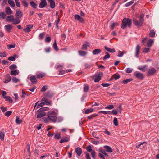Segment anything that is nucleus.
Masks as SVG:
<instances>
[{
  "mask_svg": "<svg viewBox=\"0 0 159 159\" xmlns=\"http://www.w3.org/2000/svg\"><path fill=\"white\" fill-rule=\"evenodd\" d=\"M19 73V71L18 70H15L11 71L10 74L12 75H18Z\"/></svg>",
  "mask_w": 159,
  "mask_h": 159,
  "instance_id": "nucleus-23",
  "label": "nucleus"
},
{
  "mask_svg": "<svg viewBox=\"0 0 159 159\" xmlns=\"http://www.w3.org/2000/svg\"><path fill=\"white\" fill-rule=\"evenodd\" d=\"M4 134L3 132H0V139L1 140H4Z\"/></svg>",
  "mask_w": 159,
  "mask_h": 159,
  "instance_id": "nucleus-44",
  "label": "nucleus"
},
{
  "mask_svg": "<svg viewBox=\"0 0 159 159\" xmlns=\"http://www.w3.org/2000/svg\"><path fill=\"white\" fill-rule=\"evenodd\" d=\"M82 49L84 50H86L88 48V47L89 46V44H84L82 45Z\"/></svg>",
  "mask_w": 159,
  "mask_h": 159,
  "instance_id": "nucleus-47",
  "label": "nucleus"
},
{
  "mask_svg": "<svg viewBox=\"0 0 159 159\" xmlns=\"http://www.w3.org/2000/svg\"><path fill=\"white\" fill-rule=\"evenodd\" d=\"M89 89V87L88 86L85 85L84 87V91L85 92H87L88 91Z\"/></svg>",
  "mask_w": 159,
  "mask_h": 159,
  "instance_id": "nucleus-54",
  "label": "nucleus"
},
{
  "mask_svg": "<svg viewBox=\"0 0 159 159\" xmlns=\"http://www.w3.org/2000/svg\"><path fill=\"white\" fill-rule=\"evenodd\" d=\"M104 48L108 52L111 53H114L115 52H116L114 48H110L106 46L104 47Z\"/></svg>",
  "mask_w": 159,
  "mask_h": 159,
  "instance_id": "nucleus-25",
  "label": "nucleus"
},
{
  "mask_svg": "<svg viewBox=\"0 0 159 159\" xmlns=\"http://www.w3.org/2000/svg\"><path fill=\"white\" fill-rule=\"evenodd\" d=\"M22 13L19 10H16L15 13L16 18L12 15L8 16L6 18V21L8 22H11L13 24L16 25L20 22V18L22 16Z\"/></svg>",
  "mask_w": 159,
  "mask_h": 159,
  "instance_id": "nucleus-1",
  "label": "nucleus"
},
{
  "mask_svg": "<svg viewBox=\"0 0 159 159\" xmlns=\"http://www.w3.org/2000/svg\"><path fill=\"white\" fill-rule=\"evenodd\" d=\"M132 80V79L131 78L127 79L125 80H123L122 81V82L124 84H126L128 83L131 81Z\"/></svg>",
  "mask_w": 159,
  "mask_h": 159,
  "instance_id": "nucleus-41",
  "label": "nucleus"
},
{
  "mask_svg": "<svg viewBox=\"0 0 159 159\" xmlns=\"http://www.w3.org/2000/svg\"><path fill=\"white\" fill-rule=\"evenodd\" d=\"M48 116H57V113L54 111H50L48 114Z\"/></svg>",
  "mask_w": 159,
  "mask_h": 159,
  "instance_id": "nucleus-17",
  "label": "nucleus"
},
{
  "mask_svg": "<svg viewBox=\"0 0 159 159\" xmlns=\"http://www.w3.org/2000/svg\"><path fill=\"white\" fill-rule=\"evenodd\" d=\"M101 52V50L100 49H96L94 50L92 53L93 55H96L100 53Z\"/></svg>",
  "mask_w": 159,
  "mask_h": 159,
  "instance_id": "nucleus-24",
  "label": "nucleus"
},
{
  "mask_svg": "<svg viewBox=\"0 0 159 159\" xmlns=\"http://www.w3.org/2000/svg\"><path fill=\"white\" fill-rule=\"evenodd\" d=\"M11 76L9 75H7L5 76V80L4 83H7L11 81Z\"/></svg>",
  "mask_w": 159,
  "mask_h": 159,
  "instance_id": "nucleus-19",
  "label": "nucleus"
},
{
  "mask_svg": "<svg viewBox=\"0 0 159 159\" xmlns=\"http://www.w3.org/2000/svg\"><path fill=\"white\" fill-rule=\"evenodd\" d=\"M19 81V79L14 77L12 78V82L14 83H16Z\"/></svg>",
  "mask_w": 159,
  "mask_h": 159,
  "instance_id": "nucleus-61",
  "label": "nucleus"
},
{
  "mask_svg": "<svg viewBox=\"0 0 159 159\" xmlns=\"http://www.w3.org/2000/svg\"><path fill=\"white\" fill-rule=\"evenodd\" d=\"M30 80L31 82L33 84L36 83L37 81L36 77L34 75L31 76L30 77Z\"/></svg>",
  "mask_w": 159,
  "mask_h": 159,
  "instance_id": "nucleus-16",
  "label": "nucleus"
},
{
  "mask_svg": "<svg viewBox=\"0 0 159 159\" xmlns=\"http://www.w3.org/2000/svg\"><path fill=\"white\" fill-rule=\"evenodd\" d=\"M153 43V40L152 39H150L147 42V46L151 48V47Z\"/></svg>",
  "mask_w": 159,
  "mask_h": 159,
  "instance_id": "nucleus-27",
  "label": "nucleus"
},
{
  "mask_svg": "<svg viewBox=\"0 0 159 159\" xmlns=\"http://www.w3.org/2000/svg\"><path fill=\"white\" fill-rule=\"evenodd\" d=\"M47 87L46 86H43L41 89V91L44 92L46 91V90L47 89Z\"/></svg>",
  "mask_w": 159,
  "mask_h": 159,
  "instance_id": "nucleus-59",
  "label": "nucleus"
},
{
  "mask_svg": "<svg viewBox=\"0 0 159 159\" xmlns=\"http://www.w3.org/2000/svg\"><path fill=\"white\" fill-rule=\"evenodd\" d=\"M78 53L80 56H84L87 54V52L83 51H79Z\"/></svg>",
  "mask_w": 159,
  "mask_h": 159,
  "instance_id": "nucleus-31",
  "label": "nucleus"
},
{
  "mask_svg": "<svg viewBox=\"0 0 159 159\" xmlns=\"http://www.w3.org/2000/svg\"><path fill=\"white\" fill-rule=\"evenodd\" d=\"M75 152L78 156H80L82 153V149L80 147H77L75 148Z\"/></svg>",
  "mask_w": 159,
  "mask_h": 159,
  "instance_id": "nucleus-11",
  "label": "nucleus"
},
{
  "mask_svg": "<svg viewBox=\"0 0 159 159\" xmlns=\"http://www.w3.org/2000/svg\"><path fill=\"white\" fill-rule=\"evenodd\" d=\"M48 116L51 122L55 123L57 121V116Z\"/></svg>",
  "mask_w": 159,
  "mask_h": 159,
  "instance_id": "nucleus-13",
  "label": "nucleus"
},
{
  "mask_svg": "<svg viewBox=\"0 0 159 159\" xmlns=\"http://www.w3.org/2000/svg\"><path fill=\"white\" fill-rule=\"evenodd\" d=\"M4 98L5 99L6 101H8L10 103H12L13 102L12 99L9 96H6L4 97Z\"/></svg>",
  "mask_w": 159,
  "mask_h": 159,
  "instance_id": "nucleus-28",
  "label": "nucleus"
},
{
  "mask_svg": "<svg viewBox=\"0 0 159 159\" xmlns=\"http://www.w3.org/2000/svg\"><path fill=\"white\" fill-rule=\"evenodd\" d=\"M132 24L131 20L129 18H125L123 19L122 24L121 25L122 29H125L127 25L128 27H130Z\"/></svg>",
  "mask_w": 159,
  "mask_h": 159,
  "instance_id": "nucleus-3",
  "label": "nucleus"
},
{
  "mask_svg": "<svg viewBox=\"0 0 159 159\" xmlns=\"http://www.w3.org/2000/svg\"><path fill=\"white\" fill-rule=\"evenodd\" d=\"M17 67L16 65L13 64L9 66V69L10 70H14L17 68Z\"/></svg>",
  "mask_w": 159,
  "mask_h": 159,
  "instance_id": "nucleus-35",
  "label": "nucleus"
},
{
  "mask_svg": "<svg viewBox=\"0 0 159 159\" xmlns=\"http://www.w3.org/2000/svg\"><path fill=\"white\" fill-rule=\"evenodd\" d=\"M53 47L54 49L55 50H56L57 51L59 49H58V47L57 45V44L56 40H55V42L53 43Z\"/></svg>",
  "mask_w": 159,
  "mask_h": 159,
  "instance_id": "nucleus-42",
  "label": "nucleus"
},
{
  "mask_svg": "<svg viewBox=\"0 0 159 159\" xmlns=\"http://www.w3.org/2000/svg\"><path fill=\"white\" fill-rule=\"evenodd\" d=\"M60 133H57L55 134V135L54 136V138L55 139H59L60 138Z\"/></svg>",
  "mask_w": 159,
  "mask_h": 159,
  "instance_id": "nucleus-62",
  "label": "nucleus"
},
{
  "mask_svg": "<svg viewBox=\"0 0 159 159\" xmlns=\"http://www.w3.org/2000/svg\"><path fill=\"white\" fill-rule=\"evenodd\" d=\"M134 75L138 79L141 80L144 78V75L143 74L141 73L139 71H136L134 73Z\"/></svg>",
  "mask_w": 159,
  "mask_h": 159,
  "instance_id": "nucleus-4",
  "label": "nucleus"
},
{
  "mask_svg": "<svg viewBox=\"0 0 159 159\" xmlns=\"http://www.w3.org/2000/svg\"><path fill=\"white\" fill-rule=\"evenodd\" d=\"M41 101L43 102H44V104H45L46 105H48L50 104V102L45 98H43L41 100Z\"/></svg>",
  "mask_w": 159,
  "mask_h": 159,
  "instance_id": "nucleus-26",
  "label": "nucleus"
},
{
  "mask_svg": "<svg viewBox=\"0 0 159 159\" xmlns=\"http://www.w3.org/2000/svg\"><path fill=\"white\" fill-rule=\"evenodd\" d=\"M105 54H106L104 56L103 58V60L104 61H105L107 59L109 58L110 56L109 53L107 52H106Z\"/></svg>",
  "mask_w": 159,
  "mask_h": 159,
  "instance_id": "nucleus-30",
  "label": "nucleus"
},
{
  "mask_svg": "<svg viewBox=\"0 0 159 159\" xmlns=\"http://www.w3.org/2000/svg\"><path fill=\"white\" fill-rule=\"evenodd\" d=\"M150 48L147 46V47H145L143 48L142 52L143 53L146 54L148 53L150 51Z\"/></svg>",
  "mask_w": 159,
  "mask_h": 159,
  "instance_id": "nucleus-20",
  "label": "nucleus"
},
{
  "mask_svg": "<svg viewBox=\"0 0 159 159\" xmlns=\"http://www.w3.org/2000/svg\"><path fill=\"white\" fill-rule=\"evenodd\" d=\"M49 110L48 107H43L39 109V111H48Z\"/></svg>",
  "mask_w": 159,
  "mask_h": 159,
  "instance_id": "nucleus-48",
  "label": "nucleus"
},
{
  "mask_svg": "<svg viewBox=\"0 0 159 159\" xmlns=\"http://www.w3.org/2000/svg\"><path fill=\"white\" fill-rule=\"evenodd\" d=\"M27 27L26 28H25L23 31L26 33H28L30 31V29L32 28L33 27V26L32 25H27Z\"/></svg>",
  "mask_w": 159,
  "mask_h": 159,
  "instance_id": "nucleus-12",
  "label": "nucleus"
},
{
  "mask_svg": "<svg viewBox=\"0 0 159 159\" xmlns=\"http://www.w3.org/2000/svg\"><path fill=\"white\" fill-rule=\"evenodd\" d=\"M92 134L93 136L95 138L97 139L99 138L98 136L97 135L96 132H93L92 133Z\"/></svg>",
  "mask_w": 159,
  "mask_h": 159,
  "instance_id": "nucleus-64",
  "label": "nucleus"
},
{
  "mask_svg": "<svg viewBox=\"0 0 159 159\" xmlns=\"http://www.w3.org/2000/svg\"><path fill=\"white\" fill-rule=\"evenodd\" d=\"M43 120L44 122L46 123H48L50 121V118H49L48 116L47 117V118H46V117L43 118Z\"/></svg>",
  "mask_w": 159,
  "mask_h": 159,
  "instance_id": "nucleus-40",
  "label": "nucleus"
},
{
  "mask_svg": "<svg viewBox=\"0 0 159 159\" xmlns=\"http://www.w3.org/2000/svg\"><path fill=\"white\" fill-rule=\"evenodd\" d=\"M156 72V70L154 67H152L149 70L147 73L148 75H152L154 74Z\"/></svg>",
  "mask_w": 159,
  "mask_h": 159,
  "instance_id": "nucleus-5",
  "label": "nucleus"
},
{
  "mask_svg": "<svg viewBox=\"0 0 159 159\" xmlns=\"http://www.w3.org/2000/svg\"><path fill=\"white\" fill-rule=\"evenodd\" d=\"M114 107V106L112 105H109L106 107L105 108L107 109L111 110L113 109Z\"/></svg>",
  "mask_w": 159,
  "mask_h": 159,
  "instance_id": "nucleus-49",
  "label": "nucleus"
},
{
  "mask_svg": "<svg viewBox=\"0 0 159 159\" xmlns=\"http://www.w3.org/2000/svg\"><path fill=\"white\" fill-rule=\"evenodd\" d=\"M70 138L69 137L65 136L62 138L60 141L59 142L60 143H62L64 142H66L70 140Z\"/></svg>",
  "mask_w": 159,
  "mask_h": 159,
  "instance_id": "nucleus-9",
  "label": "nucleus"
},
{
  "mask_svg": "<svg viewBox=\"0 0 159 159\" xmlns=\"http://www.w3.org/2000/svg\"><path fill=\"white\" fill-rule=\"evenodd\" d=\"M86 149L87 151L89 152H92V147L90 145H89L87 147Z\"/></svg>",
  "mask_w": 159,
  "mask_h": 159,
  "instance_id": "nucleus-60",
  "label": "nucleus"
},
{
  "mask_svg": "<svg viewBox=\"0 0 159 159\" xmlns=\"http://www.w3.org/2000/svg\"><path fill=\"white\" fill-rule=\"evenodd\" d=\"M138 68L140 70L143 72H145L148 70V67L147 65H145L142 66H139Z\"/></svg>",
  "mask_w": 159,
  "mask_h": 159,
  "instance_id": "nucleus-10",
  "label": "nucleus"
},
{
  "mask_svg": "<svg viewBox=\"0 0 159 159\" xmlns=\"http://www.w3.org/2000/svg\"><path fill=\"white\" fill-rule=\"evenodd\" d=\"M50 4V7L52 8H54L55 7V3L53 0H48Z\"/></svg>",
  "mask_w": 159,
  "mask_h": 159,
  "instance_id": "nucleus-15",
  "label": "nucleus"
},
{
  "mask_svg": "<svg viewBox=\"0 0 159 159\" xmlns=\"http://www.w3.org/2000/svg\"><path fill=\"white\" fill-rule=\"evenodd\" d=\"M37 77L38 78H43L44 76V74L42 73H40L39 74H37Z\"/></svg>",
  "mask_w": 159,
  "mask_h": 159,
  "instance_id": "nucleus-51",
  "label": "nucleus"
},
{
  "mask_svg": "<svg viewBox=\"0 0 159 159\" xmlns=\"http://www.w3.org/2000/svg\"><path fill=\"white\" fill-rule=\"evenodd\" d=\"M8 48V49H10L12 48H14L15 47V44H13V45H10L7 46Z\"/></svg>",
  "mask_w": 159,
  "mask_h": 159,
  "instance_id": "nucleus-63",
  "label": "nucleus"
},
{
  "mask_svg": "<svg viewBox=\"0 0 159 159\" xmlns=\"http://www.w3.org/2000/svg\"><path fill=\"white\" fill-rule=\"evenodd\" d=\"M135 1V0H132L129 2L127 3L125 5V7H128L133 4Z\"/></svg>",
  "mask_w": 159,
  "mask_h": 159,
  "instance_id": "nucleus-34",
  "label": "nucleus"
},
{
  "mask_svg": "<svg viewBox=\"0 0 159 159\" xmlns=\"http://www.w3.org/2000/svg\"><path fill=\"white\" fill-rule=\"evenodd\" d=\"M60 21V18H59V17H58L57 18V19L55 21V22L56 23V27L57 28V29H59V26H58V24H59V22Z\"/></svg>",
  "mask_w": 159,
  "mask_h": 159,
  "instance_id": "nucleus-45",
  "label": "nucleus"
},
{
  "mask_svg": "<svg viewBox=\"0 0 159 159\" xmlns=\"http://www.w3.org/2000/svg\"><path fill=\"white\" fill-rule=\"evenodd\" d=\"M47 5V2L46 0H41V2L40 3L39 7L42 8L45 7Z\"/></svg>",
  "mask_w": 159,
  "mask_h": 159,
  "instance_id": "nucleus-8",
  "label": "nucleus"
},
{
  "mask_svg": "<svg viewBox=\"0 0 159 159\" xmlns=\"http://www.w3.org/2000/svg\"><path fill=\"white\" fill-rule=\"evenodd\" d=\"M119 25V24L116 22L113 23L111 25L110 28L112 30L114 28L115 26H117Z\"/></svg>",
  "mask_w": 159,
  "mask_h": 159,
  "instance_id": "nucleus-37",
  "label": "nucleus"
},
{
  "mask_svg": "<svg viewBox=\"0 0 159 159\" xmlns=\"http://www.w3.org/2000/svg\"><path fill=\"white\" fill-rule=\"evenodd\" d=\"M113 123L115 126L118 125V122L117 118L115 117L113 119Z\"/></svg>",
  "mask_w": 159,
  "mask_h": 159,
  "instance_id": "nucleus-46",
  "label": "nucleus"
},
{
  "mask_svg": "<svg viewBox=\"0 0 159 159\" xmlns=\"http://www.w3.org/2000/svg\"><path fill=\"white\" fill-rule=\"evenodd\" d=\"M144 15L143 14H142L138 16L139 19V21H138L137 20L133 19V22L134 24L136 26L139 27L142 26L144 22Z\"/></svg>",
  "mask_w": 159,
  "mask_h": 159,
  "instance_id": "nucleus-2",
  "label": "nucleus"
},
{
  "mask_svg": "<svg viewBox=\"0 0 159 159\" xmlns=\"http://www.w3.org/2000/svg\"><path fill=\"white\" fill-rule=\"evenodd\" d=\"M93 111V108H88L86 109L85 111V113L87 114L92 112Z\"/></svg>",
  "mask_w": 159,
  "mask_h": 159,
  "instance_id": "nucleus-32",
  "label": "nucleus"
},
{
  "mask_svg": "<svg viewBox=\"0 0 159 159\" xmlns=\"http://www.w3.org/2000/svg\"><path fill=\"white\" fill-rule=\"evenodd\" d=\"M118 111H119L120 113V114L121 113L122 111V104H120L118 107Z\"/></svg>",
  "mask_w": 159,
  "mask_h": 159,
  "instance_id": "nucleus-57",
  "label": "nucleus"
},
{
  "mask_svg": "<svg viewBox=\"0 0 159 159\" xmlns=\"http://www.w3.org/2000/svg\"><path fill=\"white\" fill-rule=\"evenodd\" d=\"M141 47L139 45H137L135 48V56L137 58L139 57V54L140 52Z\"/></svg>",
  "mask_w": 159,
  "mask_h": 159,
  "instance_id": "nucleus-7",
  "label": "nucleus"
},
{
  "mask_svg": "<svg viewBox=\"0 0 159 159\" xmlns=\"http://www.w3.org/2000/svg\"><path fill=\"white\" fill-rule=\"evenodd\" d=\"M37 111L39 113L37 116V118H41L46 115V113L44 111H39V109Z\"/></svg>",
  "mask_w": 159,
  "mask_h": 159,
  "instance_id": "nucleus-6",
  "label": "nucleus"
},
{
  "mask_svg": "<svg viewBox=\"0 0 159 159\" xmlns=\"http://www.w3.org/2000/svg\"><path fill=\"white\" fill-rule=\"evenodd\" d=\"M5 12L7 14L9 15L12 13V11L10 7H6L5 8Z\"/></svg>",
  "mask_w": 159,
  "mask_h": 159,
  "instance_id": "nucleus-18",
  "label": "nucleus"
},
{
  "mask_svg": "<svg viewBox=\"0 0 159 159\" xmlns=\"http://www.w3.org/2000/svg\"><path fill=\"white\" fill-rule=\"evenodd\" d=\"M145 144V145H143V148H144L145 147V146H146V144H147V143L145 142H144L141 143H140V144L137 145L136 146V147L137 148H139L140 147L141 145H143V144Z\"/></svg>",
  "mask_w": 159,
  "mask_h": 159,
  "instance_id": "nucleus-50",
  "label": "nucleus"
},
{
  "mask_svg": "<svg viewBox=\"0 0 159 159\" xmlns=\"http://www.w3.org/2000/svg\"><path fill=\"white\" fill-rule=\"evenodd\" d=\"M6 15L3 12H2L0 13V18L4 19L6 18Z\"/></svg>",
  "mask_w": 159,
  "mask_h": 159,
  "instance_id": "nucleus-36",
  "label": "nucleus"
},
{
  "mask_svg": "<svg viewBox=\"0 0 159 159\" xmlns=\"http://www.w3.org/2000/svg\"><path fill=\"white\" fill-rule=\"evenodd\" d=\"M101 80L100 76L98 75L94 79V82H97Z\"/></svg>",
  "mask_w": 159,
  "mask_h": 159,
  "instance_id": "nucleus-53",
  "label": "nucleus"
},
{
  "mask_svg": "<svg viewBox=\"0 0 159 159\" xmlns=\"http://www.w3.org/2000/svg\"><path fill=\"white\" fill-rule=\"evenodd\" d=\"M15 2L16 5L18 7H20V4L19 0H15Z\"/></svg>",
  "mask_w": 159,
  "mask_h": 159,
  "instance_id": "nucleus-55",
  "label": "nucleus"
},
{
  "mask_svg": "<svg viewBox=\"0 0 159 159\" xmlns=\"http://www.w3.org/2000/svg\"><path fill=\"white\" fill-rule=\"evenodd\" d=\"M155 34V33L154 30H152L150 31L149 35L151 37H153Z\"/></svg>",
  "mask_w": 159,
  "mask_h": 159,
  "instance_id": "nucleus-29",
  "label": "nucleus"
},
{
  "mask_svg": "<svg viewBox=\"0 0 159 159\" xmlns=\"http://www.w3.org/2000/svg\"><path fill=\"white\" fill-rule=\"evenodd\" d=\"M124 53H123L120 51H119L118 52V54L117 56L120 57H121L123 56Z\"/></svg>",
  "mask_w": 159,
  "mask_h": 159,
  "instance_id": "nucleus-56",
  "label": "nucleus"
},
{
  "mask_svg": "<svg viewBox=\"0 0 159 159\" xmlns=\"http://www.w3.org/2000/svg\"><path fill=\"white\" fill-rule=\"evenodd\" d=\"M30 4L31 6L34 8H37V4L36 3L34 2L33 1H31L30 2Z\"/></svg>",
  "mask_w": 159,
  "mask_h": 159,
  "instance_id": "nucleus-38",
  "label": "nucleus"
},
{
  "mask_svg": "<svg viewBox=\"0 0 159 159\" xmlns=\"http://www.w3.org/2000/svg\"><path fill=\"white\" fill-rule=\"evenodd\" d=\"M12 113L11 111H7L5 113V116L7 117H9Z\"/></svg>",
  "mask_w": 159,
  "mask_h": 159,
  "instance_id": "nucleus-52",
  "label": "nucleus"
},
{
  "mask_svg": "<svg viewBox=\"0 0 159 159\" xmlns=\"http://www.w3.org/2000/svg\"><path fill=\"white\" fill-rule=\"evenodd\" d=\"M96 154V152L94 151H92L91 153V155L92 158L93 159H95V156Z\"/></svg>",
  "mask_w": 159,
  "mask_h": 159,
  "instance_id": "nucleus-58",
  "label": "nucleus"
},
{
  "mask_svg": "<svg viewBox=\"0 0 159 159\" xmlns=\"http://www.w3.org/2000/svg\"><path fill=\"white\" fill-rule=\"evenodd\" d=\"M17 55L16 54L14 55L13 56H10L8 57V60L12 61H15V57Z\"/></svg>",
  "mask_w": 159,
  "mask_h": 159,
  "instance_id": "nucleus-33",
  "label": "nucleus"
},
{
  "mask_svg": "<svg viewBox=\"0 0 159 159\" xmlns=\"http://www.w3.org/2000/svg\"><path fill=\"white\" fill-rule=\"evenodd\" d=\"M8 3L11 6L14 7L15 6V4L13 1L9 0L8 1Z\"/></svg>",
  "mask_w": 159,
  "mask_h": 159,
  "instance_id": "nucleus-39",
  "label": "nucleus"
},
{
  "mask_svg": "<svg viewBox=\"0 0 159 159\" xmlns=\"http://www.w3.org/2000/svg\"><path fill=\"white\" fill-rule=\"evenodd\" d=\"M45 35V33H42L40 34L39 36V39L40 40H42Z\"/></svg>",
  "mask_w": 159,
  "mask_h": 159,
  "instance_id": "nucleus-43",
  "label": "nucleus"
},
{
  "mask_svg": "<svg viewBox=\"0 0 159 159\" xmlns=\"http://www.w3.org/2000/svg\"><path fill=\"white\" fill-rule=\"evenodd\" d=\"M12 28L11 25L10 24H8L5 26V30L8 32H10L11 31Z\"/></svg>",
  "mask_w": 159,
  "mask_h": 159,
  "instance_id": "nucleus-21",
  "label": "nucleus"
},
{
  "mask_svg": "<svg viewBox=\"0 0 159 159\" xmlns=\"http://www.w3.org/2000/svg\"><path fill=\"white\" fill-rule=\"evenodd\" d=\"M15 122L16 124L19 125L22 123V120L21 119H20L18 116H16V117Z\"/></svg>",
  "mask_w": 159,
  "mask_h": 159,
  "instance_id": "nucleus-22",
  "label": "nucleus"
},
{
  "mask_svg": "<svg viewBox=\"0 0 159 159\" xmlns=\"http://www.w3.org/2000/svg\"><path fill=\"white\" fill-rule=\"evenodd\" d=\"M104 148L106 149V151L107 152L111 153L113 152L111 148L108 146L105 145L104 146Z\"/></svg>",
  "mask_w": 159,
  "mask_h": 159,
  "instance_id": "nucleus-14",
  "label": "nucleus"
}]
</instances>
